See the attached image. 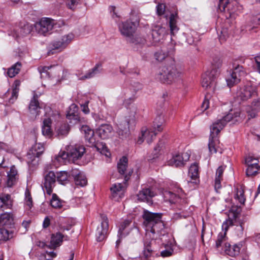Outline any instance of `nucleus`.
Segmentation results:
<instances>
[{
  "instance_id": "nucleus-1",
  "label": "nucleus",
  "mask_w": 260,
  "mask_h": 260,
  "mask_svg": "<svg viewBox=\"0 0 260 260\" xmlns=\"http://www.w3.org/2000/svg\"><path fill=\"white\" fill-rule=\"evenodd\" d=\"M182 71L173 62L164 66L158 75V78L163 83L172 84L181 80Z\"/></svg>"
},
{
  "instance_id": "nucleus-2",
  "label": "nucleus",
  "mask_w": 260,
  "mask_h": 260,
  "mask_svg": "<svg viewBox=\"0 0 260 260\" xmlns=\"http://www.w3.org/2000/svg\"><path fill=\"white\" fill-rule=\"evenodd\" d=\"M245 115L243 112L239 109L231 111L225 116L221 119L217 120L214 122L210 126V135L217 136L218 133L225 126L228 122L232 120L239 121L244 118Z\"/></svg>"
},
{
  "instance_id": "nucleus-3",
  "label": "nucleus",
  "mask_w": 260,
  "mask_h": 260,
  "mask_svg": "<svg viewBox=\"0 0 260 260\" xmlns=\"http://www.w3.org/2000/svg\"><path fill=\"white\" fill-rule=\"evenodd\" d=\"M138 109L136 105H132L129 109L128 115L124 120L121 121L118 125L117 133L122 138H126L129 135V129L133 127L136 122V115Z\"/></svg>"
},
{
  "instance_id": "nucleus-4",
  "label": "nucleus",
  "mask_w": 260,
  "mask_h": 260,
  "mask_svg": "<svg viewBox=\"0 0 260 260\" xmlns=\"http://www.w3.org/2000/svg\"><path fill=\"white\" fill-rule=\"evenodd\" d=\"M44 111L45 114L43 120L42 132L43 135L50 138L53 134L51 124L53 121H56L59 119L60 114L57 111L53 110L50 107H45Z\"/></svg>"
},
{
  "instance_id": "nucleus-5",
  "label": "nucleus",
  "mask_w": 260,
  "mask_h": 260,
  "mask_svg": "<svg viewBox=\"0 0 260 260\" xmlns=\"http://www.w3.org/2000/svg\"><path fill=\"white\" fill-rule=\"evenodd\" d=\"M245 74V72L242 66L234 64L232 71L226 78L227 85L229 87H231L238 84Z\"/></svg>"
},
{
  "instance_id": "nucleus-6",
  "label": "nucleus",
  "mask_w": 260,
  "mask_h": 260,
  "mask_svg": "<svg viewBox=\"0 0 260 260\" xmlns=\"http://www.w3.org/2000/svg\"><path fill=\"white\" fill-rule=\"evenodd\" d=\"M132 171H129L124 177V182L122 183H115L111 187V197L115 201H118L123 196L126 187V182L129 179Z\"/></svg>"
},
{
  "instance_id": "nucleus-7",
  "label": "nucleus",
  "mask_w": 260,
  "mask_h": 260,
  "mask_svg": "<svg viewBox=\"0 0 260 260\" xmlns=\"http://www.w3.org/2000/svg\"><path fill=\"white\" fill-rule=\"evenodd\" d=\"M256 87L250 84L240 87L236 92L238 101H246L250 98L257 95Z\"/></svg>"
},
{
  "instance_id": "nucleus-8",
  "label": "nucleus",
  "mask_w": 260,
  "mask_h": 260,
  "mask_svg": "<svg viewBox=\"0 0 260 260\" xmlns=\"http://www.w3.org/2000/svg\"><path fill=\"white\" fill-rule=\"evenodd\" d=\"M55 24L54 20L44 18L35 25L36 31L40 35L46 36L51 34Z\"/></svg>"
},
{
  "instance_id": "nucleus-9",
  "label": "nucleus",
  "mask_w": 260,
  "mask_h": 260,
  "mask_svg": "<svg viewBox=\"0 0 260 260\" xmlns=\"http://www.w3.org/2000/svg\"><path fill=\"white\" fill-rule=\"evenodd\" d=\"M258 159L252 155L247 156L245 158V164L247 165L246 174L248 177H253L260 173V166Z\"/></svg>"
},
{
  "instance_id": "nucleus-10",
  "label": "nucleus",
  "mask_w": 260,
  "mask_h": 260,
  "mask_svg": "<svg viewBox=\"0 0 260 260\" xmlns=\"http://www.w3.org/2000/svg\"><path fill=\"white\" fill-rule=\"evenodd\" d=\"M74 38V35L72 33H69L59 37L53 42L52 49L58 52L63 51L71 43Z\"/></svg>"
},
{
  "instance_id": "nucleus-11",
  "label": "nucleus",
  "mask_w": 260,
  "mask_h": 260,
  "mask_svg": "<svg viewBox=\"0 0 260 260\" xmlns=\"http://www.w3.org/2000/svg\"><path fill=\"white\" fill-rule=\"evenodd\" d=\"M139 21L133 22L131 20H127L119 25V29L122 36L130 38L135 33Z\"/></svg>"
},
{
  "instance_id": "nucleus-12",
  "label": "nucleus",
  "mask_w": 260,
  "mask_h": 260,
  "mask_svg": "<svg viewBox=\"0 0 260 260\" xmlns=\"http://www.w3.org/2000/svg\"><path fill=\"white\" fill-rule=\"evenodd\" d=\"M189 157L190 155L187 152L177 153L172 155V157L167 160V164L175 167H182L189 160Z\"/></svg>"
},
{
  "instance_id": "nucleus-13",
  "label": "nucleus",
  "mask_w": 260,
  "mask_h": 260,
  "mask_svg": "<svg viewBox=\"0 0 260 260\" xmlns=\"http://www.w3.org/2000/svg\"><path fill=\"white\" fill-rule=\"evenodd\" d=\"M44 151V145L42 143H36L27 153L28 164L32 165H36L38 161L37 158L43 153Z\"/></svg>"
},
{
  "instance_id": "nucleus-14",
  "label": "nucleus",
  "mask_w": 260,
  "mask_h": 260,
  "mask_svg": "<svg viewBox=\"0 0 260 260\" xmlns=\"http://www.w3.org/2000/svg\"><path fill=\"white\" fill-rule=\"evenodd\" d=\"M175 44L171 41L166 46H164L161 49L154 54L155 58L158 61H162L168 56L173 55L175 51Z\"/></svg>"
},
{
  "instance_id": "nucleus-15",
  "label": "nucleus",
  "mask_w": 260,
  "mask_h": 260,
  "mask_svg": "<svg viewBox=\"0 0 260 260\" xmlns=\"http://www.w3.org/2000/svg\"><path fill=\"white\" fill-rule=\"evenodd\" d=\"M216 71L213 70L211 72H207L202 76V86L205 89H214L216 85Z\"/></svg>"
},
{
  "instance_id": "nucleus-16",
  "label": "nucleus",
  "mask_w": 260,
  "mask_h": 260,
  "mask_svg": "<svg viewBox=\"0 0 260 260\" xmlns=\"http://www.w3.org/2000/svg\"><path fill=\"white\" fill-rule=\"evenodd\" d=\"M233 225V222L231 220H226L223 222L222 225V232H220L218 236L216 241V247L219 248H222L223 250V247L225 246V243L227 242L228 238L226 236V232L228 231L229 227Z\"/></svg>"
},
{
  "instance_id": "nucleus-17",
  "label": "nucleus",
  "mask_w": 260,
  "mask_h": 260,
  "mask_svg": "<svg viewBox=\"0 0 260 260\" xmlns=\"http://www.w3.org/2000/svg\"><path fill=\"white\" fill-rule=\"evenodd\" d=\"M66 149L69 154V159L73 162L80 159L85 152V147L81 145L68 146Z\"/></svg>"
},
{
  "instance_id": "nucleus-18",
  "label": "nucleus",
  "mask_w": 260,
  "mask_h": 260,
  "mask_svg": "<svg viewBox=\"0 0 260 260\" xmlns=\"http://www.w3.org/2000/svg\"><path fill=\"white\" fill-rule=\"evenodd\" d=\"M102 222L100 226H98L96 231V237L98 241H102L105 239L109 229L108 219L105 215H101Z\"/></svg>"
},
{
  "instance_id": "nucleus-19",
  "label": "nucleus",
  "mask_w": 260,
  "mask_h": 260,
  "mask_svg": "<svg viewBox=\"0 0 260 260\" xmlns=\"http://www.w3.org/2000/svg\"><path fill=\"white\" fill-rule=\"evenodd\" d=\"M156 195L153 188H143L139 191L137 194L138 200L140 202H146L149 204L153 203L152 199Z\"/></svg>"
},
{
  "instance_id": "nucleus-20",
  "label": "nucleus",
  "mask_w": 260,
  "mask_h": 260,
  "mask_svg": "<svg viewBox=\"0 0 260 260\" xmlns=\"http://www.w3.org/2000/svg\"><path fill=\"white\" fill-rule=\"evenodd\" d=\"M151 228H146V239H154L156 238L155 234H161V231L164 229V225L161 219L157 221L155 223L152 224Z\"/></svg>"
},
{
  "instance_id": "nucleus-21",
  "label": "nucleus",
  "mask_w": 260,
  "mask_h": 260,
  "mask_svg": "<svg viewBox=\"0 0 260 260\" xmlns=\"http://www.w3.org/2000/svg\"><path fill=\"white\" fill-rule=\"evenodd\" d=\"M166 34V30L165 27L160 25H156L152 29L151 38H149L152 44L155 45L163 40Z\"/></svg>"
},
{
  "instance_id": "nucleus-22",
  "label": "nucleus",
  "mask_w": 260,
  "mask_h": 260,
  "mask_svg": "<svg viewBox=\"0 0 260 260\" xmlns=\"http://www.w3.org/2000/svg\"><path fill=\"white\" fill-rule=\"evenodd\" d=\"M143 217L144 219V224L145 228H151L152 224L161 219V214L152 213L147 210H144Z\"/></svg>"
},
{
  "instance_id": "nucleus-23",
  "label": "nucleus",
  "mask_w": 260,
  "mask_h": 260,
  "mask_svg": "<svg viewBox=\"0 0 260 260\" xmlns=\"http://www.w3.org/2000/svg\"><path fill=\"white\" fill-rule=\"evenodd\" d=\"M156 133L151 128H143L141 130V135L137 140V143L142 144L145 140L148 144L152 142L155 138Z\"/></svg>"
},
{
  "instance_id": "nucleus-24",
  "label": "nucleus",
  "mask_w": 260,
  "mask_h": 260,
  "mask_svg": "<svg viewBox=\"0 0 260 260\" xmlns=\"http://www.w3.org/2000/svg\"><path fill=\"white\" fill-rule=\"evenodd\" d=\"M245 246V242L242 241L231 246L230 243H225L223 248L225 253L231 256H235L240 253L241 248Z\"/></svg>"
},
{
  "instance_id": "nucleus-25",
  "label": "nucleus",
  "mask_w": 260,
  "mask_h": 260,
  "mask_svg": "<svg viewBox=\"0 0 260 260\" xmlns=\"http://www.w3.org/2000/svg\"><path fill=\"white\" fill-rule=\"evenodd\" d=\"M162 196L165 202H168L170 204L179 203L181 205L187 203L186 200L182 199V197L177 196L175 193L168 190H165L162 192Z\"/></svg>"
},
{
  "instance_id": "nucleus-26",
  "label": "nucleus",
  "mask_w": 260,
  "mask_h": 260,
  "mask_svg": "<svg viewBox=\"0 0 260 260\" xmlns=\"http://www.w3.org/2000/svg\"><path fill=\"white\" fill-rule=\"evenodd\" d=\"M56 178L55 173L52 171L49 172L45 177L44 188L45 189L46 193L49 195H50L53 191Z\"/></svg>"
},
{
  "instance_id": "nucleus-27",
  "label": "nucleus",
  "mask_w": 260,
  "mask_h": 260,
  "mask_svg": "<svg viewBox=\"0 0 260 260\" xmlns=\"http://www.w3.org/2000/svg\"><path fill=\"white\" fill-rule=\"evenodd\" d=\"M113 132V127L111 125L103 124L96 129L95 133L101 139H106L112 135Z\"/></svg>"
},
{
  "instance_id": "nucleus-28",
  "label": "nucleus",
  "mask_w": 260,
  "mask_h": 260,
  "mask_svg": "<svg viewBox=\"0 0 260 260\" xmlns=\"http://www.w3.org/2000/svg\"><path fill=\"white\" fill-rule=\"evenodd\" d=\"M78 107L75 104H72L67 114V118L70 122L73 124H76L81 123V120L78 113Z\"/></svg>"
},
{
  "instance_id": "nucleus-29",
  "label": "nucleus",
  "mask_w": 260,
  "mask_h": 260,
  "mask_svg": "<svg viewBox=\"0 0 260 260\" xmlns=\"http://www.w3.org/2000/svg\"><path fill=\"white\" fill-rule=\"evenodd\" d=\"M236 2H230L229 0H219L218 9L221 12L227 11L231 16L235 12Z\"/></svg>"
},
{
  "instance_id": "nucleus-30",
  "label": "nucleus",
  "mask_w": 260,
  "mask_h": 260,
  "mask_svg": "<svg viewBox=\"0 0 260 260\" xmlns=\"http://www.w3.org/2000/svg\"><path fill=\"white\" fill-rule=\"evenodd\" d=\"M188 176L190 178V180L188 181V183L192 184L194 186L199 183V167L197 164L194 163L190 166L188 171Z\"/></svg>"
},
{
  "instance_id": "nucleus-31",
  "label": "nucleus",
  "mask_w": 260,
  "mask_h": 260,
  "mask_svg": "<svg viewBox=\"0 0 260 260\" xmlns=\"http://www.w3.org/2000/svg\"><path fill=\"white\" fill-rule=\"evenodd\" d=\"M40 107L37 100V96L34 95L33 99L31 100L29 106V111L30 117L32 119H35L39 115Z\"/></svg>"
},
{
  "instance_id": "nucleus-32",
  "label": "nucleus",
  "mask_w": 260,
  "mask_h": 260,
  "mask_svg": "<svg viewBox=\"0 0 260 260\" xmlns=\"http://www.w3.org/2000/svg\"><path fill=\"white\" fill-rule=\"evenodd\" d=\"M250 118H254L257 113L260 111V96L256 99H254L251 107H248L245 109Z\"/></svg>"
},
{
  "instance_id": "nucleus-33",
  "label": "nucleus",
  "mask_w": 260,
  "mask_h": 260,
  "mask_svg": "<svg viewBox=\"0 0 260 260\" xmlns=\"http://www.w3.org/2000/svg\"><path fill=\"white\" fill-rule=\"evenodd\" d=\"M13 224V215L10 213H4L0 215V226L8 229Z\"/></svg>"
},
{
  "instance_id": "nucleus-34",
  "label": "nucleus",
  "mask_w": 260,
  "mask_h": 260,
  "mask_svg": "<svg viewBox=\"0 0 260 260\" xmlns=\"http://www.w3.org/2000/svg\"><path fill=\"white\" fill-rule=\"evenodd\" d=\"M18 180L17 171L14 166L11 167L10 170L8 172V179L7 181V185L11 187L14 185Z\"/></svg>"
},
{
  "instance_id": "nucleus-35",
  "label": "nucleus",
  "mask_w": 260,
  "mask_h": 260,
  "mask_svg": "<svg viewBox=\"0 0 260 260\" xmlns=\"http://www.w3.org/2000/svg\"><path fill=\"white\" fill-rule=\"evenodd\" d=\"M81 132L84 134L85 139L91 144L95 142L94 138V132L87 125H82L80 128Z\"/></svg>"
},
{
  "instance_id": "nucleus-36",
  "label": "nucleus",
  "mask_w": 260,
  "mask_h": 260,
  "mask_svg": "<svg viewBox=\"0 0 260 260\" xmlns=\"http://www.w3.org/2000/svg\"><path fill=\"white\" fill-rule=\"evenodd\" d=\"M131 222V221L129 220H125L120 224L118 230V237L119 238L125 236L128 233L127 228L130 225ZM120 242V240L119 239L116 241V244L118 245Z\"/></svg>"
},
{
  "instance_id": "nucleus-37",
  "label": "nucleus",
  "mask_w": 260,
  "mask_h": 260,
  "mask_svg": "<svg viewBox=\"0 0 260 260\" xmlns=\"http://www.w3.org/2000/svg\"><path fill=\"white\" fill-rule=\"evenodd\" d=\"M219 144V140L216 136H211L210 135L208 148L211 153H215L217 151L218 145Z\"/></svg>"
},
{
  "instance_id": "nucleus-38",
  "label": "nucleus",
  "mask_w": 260,
  "mask_h": 260,
  "mask_svg": "<svg viewBox=\"0 0 260 260\" xmlns=\"http://www.w3.org/2000/svg\"><path fill=\"white\" fill-rule=\"evenodd\" d=\"M68 161H71L69 159V154L68 151L67 152L64 151H61L59 152L58 154L55 156L54 159V162H58L55 165H59L66 163Z\"/></svg>"
},
{
  "instance_id": "nucleus-39",
  "label": "nucleus",
  "mask_w": 260,
  "mask_h": 260,
  "mask_svg": "<svg viewBox=\"0 0 260 260\" xmlns=\"http://www.w3.org/2000/svg\"><path fill=\"white\" fill-rule=\"evenodd\" d=\"M241 208L237 206H233L229 211L228 215L229 218L227 220H231L234 225V220L236 222L241 213Z\"/></svg>"
},
{
  "instance_id": "nucleus-40",
  "label": "nucleus",
  "mask_w": 260,
  "mask_h": 260,
  "mask_svg": "<svg viewBox=\"0 0 260 260\" xmlns=\"http://www.w3.org/2000/svg\"><path fill=\"white\" fill-rule=\"evenodd\" d=\"M70 130L69 125L67 123H62L55 128V133L58 137H64L68 135Z\"/></svg>"
},
{
  "instance_id": "nucleus-41",
  "label": "nucleus",
  "mask_w": 260,
  "mask_h": 260,
  "mask_svg": "<svg viewBox=\"0 0 260 260\" xmlns=\"http://www.w3.org/2000/svg\"><path fill=\"white\" fill-rule=\"evenodd\" d=\"M244 223L241 221L238 222V224L236 225L233 232V236L236 239L242 238L244 236Z\"/></svg>"
},
{
  "instance_id": "nucleus-42",
  "label": "nucleus",
  "mask_w": 260,
  "mask_h": 260,
  "mask_svg": "<svg viewBox=\"0 0 260 260\" xmlns=\"http://www.w3.org/2000/svg\"><path fill=\"white\" fill-rule=\"evenodd\" d=\"M93 149L96 150L99 152L101 154L104 155L106 157H109L110 155V153L107 147L103 143H97L93 147Z\"/></svg>"
},
{
  "instance_id": "nucleus-43",
  "label": "nucleus",
  "mask_w": 260,
  "mask_h": 260,
  "mask_svg": "<svg viewBox=\"0 0 260 260\" xmlns=\"http://www.w3.org/2000/svg\"><path fill=\"white\" fill-rule=\"evenodd\" d=\"M127 158L126 157L123 156L119 160L117 164V169L118 172L121 175H123L126 173V168L127 167Z\"/></svg>"
},
{
  "instance_id": "nucleus-44",
  "label": "nucleus",
  "mask_w": 260,
  "mask_h": 260,
  "mask_svg": "<svg viewBox=\"0 0 260 260\" xmlns=\"http://www.w3.org/2000/svg\"><path fill=\"white\" fill-rule=\"evenodd\" d=\"M177 17L176 14H171L169 17L170 30L172 35H174L178 30V28L176 25Z\"/></svg>"
},
{
  "instance_id": "nucleus-45",
  "label": "nucleus",
  "mask_w": 260,
  "mask_h": 260,
  "mask_svg": "<svg viewBox=\"0 0 260 260\" xmlns=\"http://www.w3.org/2000/svg\"><path fill=\"white\" fill-rule=\"evenodd\" d=\"M21 67V63L20 62H17L9 68L7 72L8 76L10 78L15 77L18 74L20 70Z\"/></svg>"
},
{
  "instance_id": "nucleus-46",
  "label": "nucleus",
  "mask_w": 260,
  "mask_h": 260,
  "mask_svg": "<svg viewBox=\"0 0 260 260\" xmlns=\"http://www.w3.org/2000/svg\"><path fill=\"white\" fill-rule=\"evenodd\" d=\"M63 236L59 233L56 234H53L51 236L50 245L52 248H55L59 246L62 242Z\"/></svg>"
},
{
  "instance_id": "nucleus-47",
  "label": "nucleus",
  "mask_w": 260,
  "mask_h": 260,
  "mask_svg": "<svg viewBox=\"0 0 260 260\" xmlns=\"http://www.w3.org/2000/svg\"><path fill=\"white\" fill-rule=\"evenodd\" d=\"M15 87L12 89L11 92V97L9 99V103L13 104L16 100L18 97L19 88L17 87L20 85L19 81H15L14 83Z\"/></svg>"
},
{
  "instance_id": "nucleus-48",
  "label": "nucleus",
  "mask_w": 260,
  "mask_h": 260,
  "mask_svg": "<svg viewBox=\"0 0 260 260\" xmlns=\"http://www.w3.org/2000/svg\"><path fill=\"white\" fill-rule=\"evenodd\" d=\"M100 65L97 64L92 70L88 71L84 76H82L79 78L80 80H84L85 79H89L94 77L96 75L100 72L99 69Z\"/></svg>"
},
{
  "instance_id": "nucleus-49",
  "label": "nucleus",
  "mask_w": 260,
  "mask_h": 260,
  "mask_svg": "<svg viewBox=\"0 0 260 260\" xmlns=\"http://www.w3.org/2000/svg\"><path fill=\"white\" fill-rule=\"evenodd\" d=\"M75 182L76 185L83 187L87 185V180L85 175L82 173L80 175L78 176V177L76 178Z\"/></svg>"
},
{
  "instance_id": "nucleus-50",
  "label": "nucleus",
  "mask_w": 260,
  "mask_h": 260,
  "mask_svg": "<svg viewBox=\"0 0 260 260\" xmlns=\"http://www.w3.org/2000/svg\"><path fill=\"white\" fill-rule=\"evenodd\" d=\"M50 204L54 208H60L62 206V202L56 194H53Z\"/></svg>"
},
{
  "instance_id": "nucleus-51",
  "label": "nucleus",
  "mask_w": 260,
  "mask_h": 260,
  "mask_svg": "<svg viewBox=\"0 0 260 260\" xmlns=\"http://www.w3.org/2000/svg\"><path fill=\"white\" fill-rule=\"evenodd\" d=\"M235 199L239 201L241 204H244L245 201V198L244 195V190L242 187L237 188Z\"/></svg>"
},
{
  "instance_id": "nucleus-52",
  "label": "nucleus",
  "mask_w": 260,
  "mask_h": 260,
  "mask_svg": "<svg viewBox=\"0 0 260 260\" xmlns=\"http://www.w3.org/2000/svg\"><path fill=\"white\" fill-rule=\"evenodd\" d=\"M32 30V27L28 24H25L23 27L20 28L19 33L20 36L23 37L28 34H29Z\"/></svg>"
},
{
  "instance_id": "nucleus-53",
  "label": "nucleus",
  "mask_w": 260,
  "mask_h": 260,
  "mask_svg": "<svg viewBox=\"0 0 260 260\" xmlns=\"http://www.w3.org/2000/svg\"><path fill=\"white\" fill-rule=\"evenodd\" d=\"M57 181L62 184H63L68 180V175L67 172L65 171L60 172L57 174L56 177Z\"/></svg>"
},
{
  "instance_id": "nucleus-54",
  "label": "nucleus",
  "mask_w": 260,
  "mask_h": 260,
  "mask_svg": "<svg viewBox=\"0 0 260 260\" xmlns=\"http://www.w3.org/2000/svg\"><path fill=\"white\" fill-rule=\"evenodd\" d=\"M66 5L67 7L72 10H75L79 5V0H67Z\"/></svg>"
},
{
  "instance_id": "nucleus-55",
  "label": "nucleus",
  "mask_w": 260,
  "mask_h": 260,
  "mask_svg": "<svg viewBox=\"0 0 260 260\" xmlns=\"http://www.w3.org/2000/svg\"><path fill=\"white\" fill-rule=\"evenodd\" d=\"M25 201L26 206H27L29 208H31L32 206V200L30 192L27 188L26 189L25 192Z\"/></svg>"
},
{
  "instance_id": "nucleus-56",
  "label": "nucleus",
  "mask_w": 260,
  "mask_h": 260,
  "mask_svg": "<svg viewBox=\"0 0 260 260\" xmlns=\"http://www.w3.org/2000/svg\"><path fill=\"white\" fill-rule=\"evenodd\" d=\"M145 248L143 251V255L145 258H148L151 256L152 254V250L151 249L149 244H148L146 245V244H145Z\"/></svg>"
},
{
  "instance_id": "nucleus-57",
  "label": "nucleus",
  "mask_w": 260,
  "mask_h": 260,
  "mask_svg": "<svg viewBox=\"0 0 260 260\" xmlns=\"http://www.w3.org/2000/svg\"><path fill=\"white\" fill-rule=\"evenodd\" d=\"M158 118L160 121L158 123L156 121L154 122L153 128L155 129V131L160 132L162 129L163 118L161 117H159Z\"/></svg>"
},
{
  "instance_id": "nucleus-58",
  "label": "nucleus",
  "mask_w": 260,
  "mask_h": 260,
  "mask_svg": "<svg viewBox=\"0 0 260 260\" xmlns=\"http://www.w3.org/2000/svg\"><path fill=\"white\" fill-rule=\"evenodd\" d=\"M10 198L11 196L9 194H6L3 198H1V200L3 201L4 206L5 205L9 208L11 206Z\"/></svg>"
},
{
  "instance_id": "nucleus-59",
  "label": "nucleus",
  "mask_w": 260,
  "mask_h": 260,
  "mask_svg": "<svg viewBox=\"0 0 260 260\" xmlns=\"http://www.w3.org/2000/svg\"><path fill=\"white\" fill-rule=\"evenodd\" d=\"M165 11V5L164 4H159L156 6V12L158 15H162Z\"/></svg>"
},
{
  "instance_id": "nucleus-60",
  "label": "nucleus",
  "mask_w": 260,
  "mask_h": 260,
  "mask_svg": "<svg viewBox=\"0 0 260 260\" xmlns=\"http://www.w3.org/2000/svg\"><path fill=\"white\" fill-rule=\"evenodd\" d=\"M225 168V166H221L219 167L217 169L215 177H218L222 179L223 172Z\"/></svg>"
},
{
  "instance_id": "nucleus-61",
  "label": "nucleus",
  "mask_w": 260,
  "mask_h": 260,
  "mask_svg": "<svg viewBox=\"0 0 260 260\" xmlns=\"http://www.w3.org/2000/svg\"><path fill=\"white\" fill-rule=\"evenodd\" d=\"M173 252V250L172 248L168 249H165L161 252V256L162 257H168L171 256Z\"/></svg>"
},
{
  "instance_id": "nucleus-62",
  "label": "nucleus",
  "mask_w": 260,
  "mask_h": 260,
  "mask_svg": "<svg viewBox=\"0 0 260 260\" xmlns=\"http://www.w3.org/2000/svg\"><path fill=\"white\" fill-rule=\"evenodd\" d=\"M212 64L215 68H219L221 66L222 61L219 58H216L213 59Z\"/></svg>"
},
{
  "instance_id": "nucleus-63",
  "label": "nucleus",
  "mask_w": 260,
  "mask_h": 260,
  "mask_svg": "<svg viewBox=\"0 0 260 260\" xmlns=\"http://www.w3.org/2000/svg\"><path fill=\"white\" fill-rule=\"evenodd\" d=\"M228 34L225 29H223L221 31V34L219 35V38L220 41H224L228 37Z\"/></svg>"
},
{
  "instance_id": "nucleus-64",
  "label": "nucleus",
  "mask_w": 260,
  "mask_h": 260,
  "mask_svg": "<svg viewBox=\"0 0 260 260\" xmlns=\"http://www.w3.org/2000/svg\"><path fill=\"white\" fill-rule=\"evenodd\" d=\"M81 173L79 170L77 169H72L70 172V174L74 178V180H76V178L78 177V176L80 175Z\"/></svg>"
}]
</instances>
